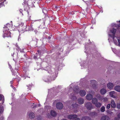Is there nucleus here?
I'll return each mask as SVG.
<instances>
[{
	"instance_id": "9b49d317",
	"label": "nucleus",
	"mask_w": 120,
	"mask_h": 120,
	"mask_svg": "<svg viewBox=\"0 0 120 120\" xmlns=\"http://www.w3.org/2000/svg\"><path fill=\"white\" fill-rule=\"evenodd\" d=\"M93 96L90 94H87L86 96V99L88 100H91Z\"/></svg>"
},
{
	"instance_id": "e433bc0d",
	"label": "nucleus",
	"mask_w": 120,
	"mask_h": 120,
	"mask_svg": "<svg viewBox=\"0 0 120 120\" xmlns=\"http://www.w3.org/2000/svg\"><path fill=\"white\" fill-rule=\"evenodd\" d=\"M70 102H67V103H68L67 104V106H68V104H69H69H70Z\"/></svg>"
},
{
	"instance_id": "ddd939ff",
	"label": "nucleus",
	"mask_w": 120,
	"mask_h": 120,
	"mask_svg": "<svg viewBox=\"0 0 120 120\" xmlns=\"http://www.w3.org/2000/svg\"><path fill=\"white\" fill-rule=\"evenodd\" d=\"M111 107L113 108H115L116 107V104L113 100H112L111 101Z\"/></svg>"
},
{
	"instance_id": "dca6fc26",
	"label": "nucleus",
	"mask_w": 120,
	"mask_h": 120,
	"mask_svg": "<svg viewBox=\"0 0 120 120\" xmlns=\"http://www.w3.org/2000/svg\"><path fill=\"white\" fill-rule=\"evenodd\" d=\"M29 117L30 118H32L34 117V114L33 112H30L28 115Z\"/></svg>"
},
{
	"instance_id": "a878e982",
	"label": "nucleus",
	"mask_w": 120,
	"mask_h": 120,
	"mask_svg": "<svg viewBox=\"0 0 120 120\" xmlns=\"http://www.w3.org/2000/svg\"><path fill=\"white\" fill-rule=\"evenodd\" d=\"M90 118L88 117H84L82 119V120H89Z\"/></svg>"
},
{
	"instance_id": "49530a36",
	"label": "nucleus",
	"mask_w": 120,
	"mask_h": 120,
	"mask_svg": "<svg viewBox=\"0 0 120 120\" xmlns=\"http://www.w3.org/2000/svg\"><path fill=\"white\" fill-rule=\"evenodd\" d=\"M9 65V67H10V66H11L10 65Z\"/></svg>"
},
{
	"instance_id": "c756f323",
	"label": "nucleus",
	"mask_w": 120,
	"mask_h": 120,
	"mask_svg": "<svg viewBox=\"0 0 120 120\" xmlns=\"http://www.w3.org/2000/svg\"><path fill=\"white\" fill-rule=\"evenodd\" d=\"M103 101L104 102L108 100V99L106 98L105 97L104 98H103Z\"/></svg>"
},
{
	"instance_id": "aec40b11",
	"label": "nucleus",
	"mask_w": 120,
	"mask_h": 120,
	"mask_svg": "<svg viewBox=\"0 0 120 120\" xmlns=\"http://www.w3.org/2000/svg\"><path fill=\"white\" fill-rule=\"evenodd\" d=\"M97 100L96 98H94L92 99V102L93 104H95L97 102Z\"/></svg>"
},
{
	"instance_id": "8fccbe9b",
	"label": "nucleus",
	"mask_w": 120,
	"mask_h": 120,
	"mask_svg": "<svg viewBox=\"0 0 120 120\" xmlns=\"http://www.w3.org/2000/svg\"><path fill=\"white\" fill-rule=\"evenodd\" d=\"M71 86V85H70V86Z\"/></svg>"
},
{
	"instance_id": "c03bdc74",
	"label": "nucleus",
	"mask_w": 120,
	"mask_h": 120,
	"mask_svg": "<svg viewBox=\"0 0 120 120\" xmlns=\"http://www.w3.org/2000/svg\"><path fill=\"white\" fill-rule=\"evenodd\" d=\"M55 8H57V6H56V7H55Z\"/></svg>"
},
{
	"instance_id": "423d86ee",
	"label": "nucleus",
	"mask_w": 120,
	"mask_h": 120,
	"mask_svg": "<svg viewBox=\"0 0 120 120\" xmlns=\"http://www.w3.org/2000/svg\"><path fill=\"white\" fill-rule=\"evenodd\" d=\"M109 94L111 97L113 98H116L115 95L116 94L115 91H113L109 92Z\"/></svg>"
},
{
	"instance_id": "5701e85b",
	"label": "nucleus",
	"mask_w": 120,
	"mask_h": 120,
	"mask_svg": "<svg viewBox=\"0 0 120 120\" xmlns=\"http://www.w3.org/2000/svg\"><path fill=\"white\" fill-rule=\"evenodd\" d=\"M95 106L97 107H99L101 106V104L99 102H97L95 104Z\"/></svg>"
},
{
	"instance_id": "c85d7f7f",
	"label": "nucleus",
	"mask_w": 120,
	"mask_h": 120,
	"mask_svg": "<svg viewBox=\"0 0 120 120\" xmlns=\"http://www.w3.org/2000/svg\"><path fill=\"white\" fill-rule=\"evenodd\" d=\"M23 25V23L22 22H20L19 23V26H22Z\"/></svg>"
},
{
	"instance_id": "2eb2a0df",
	"label": "nucleus",
	"mask_w": 120,
	"mask_h": 120,
	"mask_svg": "<svg viewBox=\"0 0 120 120\" xmlns=\"http://www.w3.org/2000/svg\"><path fill=\"white\" fill-rule=\"evenodd\" d=\"M101 101H102L103 99V98L100 96L99 94H98L96 96Z\"/></svg>"
},
{
	"instance_id": "4be33fe9",
	"label": "nucleus",
	"mask_w": 120,
	"mask_h": 120,
	"mask_svg": "<svg viewBox=\"0 0 120 120\" xmlns=\"http://www.w3.org/2000/svg\"><path fill=\"white\" fill-rule=\"evenodd\" d=\"M48 79V78L45 77L44 79V80L46 82H48L50 81V77H49Z\"/></svg>"
},
{
	"instance_id": "cd10ccee",
	"label": "nucleus",
	"mask_w": 120,
	"mask_h": 120,
	"mask_svg": "<svg viewBox=\"0 0 120 120\" xmlns=\"http://www.w3.org/2000/svg\"><path fill=\"white\" fill-rule=\"evenodd\" d=\"M105 107L104 106L102 107L101 108V111L102 112H104L105 111Z\"/></svg>"
},
{
	"instance_id": "7c9ffc66",
	"label": "nucleus",
	"mask_w": 120,
	"mask_h": 120,
	"mask_svg": "<svg viewBox=\"0 0 120 120\" xmlns=\"http://www.w3.org/2000/svg\"><path fill=\"white\" fill-rule=\"evenodd\" d=\"M106 118V117L105 116H103L101 118V120H105Z\"/></svg>"
},
{
	"instance_id": "de8ad7c7",
	"label": "nucleus",
	"mask_w": 120,
	"mask_h": 120,
	"mask_svg": "<svg viewBox=\"0 0 120 120\" xmlns=\"http://www.w3.org/2000/svg\"><path fill=\"white\" fill-rule=\"evenodd\" d=\"M49 39H50V38L49 37Z\"/></svg>"
},
{
	"instance_id": "4468645a",
	"label": "nucleus",
	"mask_w": 120,
	"mask_h": 120,
	"mask_svg": "<svg viewBox=\"0 0 120 120\" xmlns=\"http://www.w3.org/2000/svg\"><path fill=\"white\" fill-rule=\"evenodd\" d=\"M106 91L105 89L103 88L101 89L100 90L101 93L102 95L106 93Z\"/></svg>"
},
{
	"instance_id": "09e8293b",
	"label": "nucleus",
	"mask_w": 120,
	"mask_h": 120,
	"mask_svg": "<svg viewBox=\"0 0 120 120\" xmlns=\"http://www.w3.org/2000/svg\"><path fill=\"white\" fill-rule=\"evenodd\" d=\"M26 79V78H24L23 79Z\"/></svg>"
},
{
	"instance_id": "7ed1b4c3",
	"label": "nucleus",
	"mask_w": 120,
	"mask_h": 120,
	"mask_svg": "<svg viewBox=\"0 0 120 120\" xmlns=\"http://www.w3.org/2000/svg\"><path fill=\"white\" fill-rule=\"evenodd\" d=\"M77 116L75 115H70L68 116V118L69 119H72V120H80L77 117Z\"/></svg>"
},
{
	"instance_id": "f257e3e1",
	"label": "nucleus",
	"mask_w": 120,
	"mask_h": 120,
	"mask_svg": "<svg viewBox=\"0 0 120 120\" xmlns=\"http://www.w3.org/2000/svg\"><path fill=\"white\" fill-rule=\"evenodd\" d=\"M116 30L112 28L110 30V32L109 33V38L108 40L110 41V38H112L114 43L116 45L120 46V39L118 37L115 36Z\"/></svg>"
},
{
	"instance_id": "39448f33",
	"label": "nucleus",
	"mask_w": 120,
	"mask_h": 120,
	"mask_svg": "<svg viewBox=\"0 0 120 120\" xmlns=\"http://www.w3.org/2000/svg\"><path fill=\"white\" fill-rule=\"evenodd\" d=\"M56 107L57 109H62L63 108V105L61 103L59 102L57 103Z\"/></svg>"
},
{
	"instance_id": "0eeeda50",
	"label": "nucleus",
	"mask_w": 120,
	"mask_h": 120,
	"mask_svg": "<svg viewBox=\"0 0 120 120\" xmlns=\"http://www.w3.org/2000/svg\"><path fill=\"white\" fill-rule=\"evenodd\" d=\"M113 84L111 82L109 83L107 85L108 88L110 89H112L113 87Z\"/></svg>"
},
{
	"instance_id": "9d476101",
	"label": "nucleus",
	"mask_w": 120,
	"mask_h": 120,
	"mask_svg": "<svg viewBox=\"0 0 120 120\" xmlns=\"http://www.w3.org/2000/svg\"><path fill=\"white\" fill-rule=\"evenodd\" d=\"M12 26V23H8L6 25V26H5L4 27H6V29H8L9 30V29L11 28Z\"/></svg>"
},
{
	"instance_id": "f03ea898",
	"label": "nucleus",
	"mask_w": 120,
	"mask_h": 120,
	"mask_svg": "<svg viewBox=\"0 0 120 120\" xmlns=\"http://www.w3.org/2000/svg\"><path fill=\"white\" fill-rule=\"evenodd\" d=\"M4 34H3V37L5 38L6 37H10V33L8 29H6V27H4Z\"/></svg>"
},
{
	"instance_id": "393cba45",
	"label": "nucleus",
	"mask_w": 120,
	"mask_h": 120,
	"mask_svg": "<svg viewBox=\"0 0 120 120\" xmlns=\"http://www.w3.org/2000/svg\"><path fill=\"white\" fill-rule=\"evenodd\" d=\"M92 85H96V83H97V82L94 80H91V81Z\"/></svg>"
},
{
	"instance_id": "1a4fd4ad",
	"label": "nucleus",
	"mask_w": 120,
	"mask_h": 120,
	"mask_svg": "<svg viewBox=\"0 0 120 120\" xmlns=\"http://www.w3.org/2000/svg\"><path fill=\"white\" fill-rule=\"evenodd\" d=\"M80 95L82 96H84L86 94V92L84 90H81L79 92Z\"/></svg>"
},
{
	"instance_id": "412c9836",
	"label": "nucleus",
	"mask_w": 120,
	"mask_h": 120,
	"mask_svg": "<svg viewBox=\"0 0 120 120\" xmlns=\"http://www.w3.org/2000/svg\"><path fill=\"white\" fill-rule=\"evenodd\" d=\"M5 0H0V8L3 6V3L4 1Z\"/></svg>"
},
{
	"instance_id": "20e7f679",
	"label": "nucleus",
	"mask_w": 120,
	"mask_h": 120,
	"mask_svg": "<svg viewBox=\"0 0 120 120\" xmlns=\"http://www.w3.org/2000/svg\"><path fill=\"white\" fill-rule=\"evenodd\" d=\"M86 106L88 110H90L94 108L92 106L91 103L90 102L87 103L86 104Z\"/></svg>"
},
{
	"instance_id": "f8f14e48",
	"label": "nucleus",
	"mask_w": 120,
	"mask_h": 120,
	"mask_svg": "<svg viewBox=\"0 0 120 120\" xmlns=\"http://www.w3.org/2000/svg\"><path fill=\"white\" fill-rule=\"evenodd\" d=\"M78 101L79 104H82L84 103V101L83 99L82 98H79L78 99Z\"/></svg>"
},
{
	"instance_id": "3c124183",
	"label": "nucleus",
	"mask_w": 120,
	"mask_h": 120,
	"mask_svg": "<svg viewBox=\"0 0 120 120\" xmlns=\"http://www.w3.org/2000/svg\"><path fill=\"white\" fill-rule=\"evenodd\" d=\"M23 78H25V77H23Z\"/></svg>"
},
{
	"instance_id": "f704fd0d",
	"label": "nucleus",
	"mask_w": 120,
	"mask_h": 120,
	"mask_svg": "<svg viewBox=\"0 0 120 120\" xmlns=\"http://www.w3.org/2000/svg\"><path fill=\"white\" fill-rule=\"evenodd\" d=\"M110 108V104H108L107 106V108L108 109H109Z\"/></svg>"
},
{
	"instance_id": "6ab92c4d",
	"label": "nucleus",
	"mask_w": 120,
	"mask_h": 120,
	"mask_svg": "<svg viewBox=\"0 0 120 120\" xmlns=\"http://www.w3.org/2000/svg\"><path fill=\"white\" fill-rule=\"evenodd\" d=\"M70 97L73 99L75 100L76 99V98L75 96H74V94L72 93L71 94L70 96Z\"/></svg>"
},
{
	"instance_id": "a18cd8bd",
	"label": "nucleus",
	"mask_w": 120,
	"mask_h": 120,
	"mask_svg": "<svg viewBox=\"0 0 120 120\" xmlns=\"http://www.w3.org/2000/svg\"><path fill=\"white\" fill-rule=\"evenodd\" d=\"M63 120H66V119H63Z\"/></svg>"
},
{
	"instance_id": "c9c22d12",
	"label": "nucleus",
	"mask_w": 120,
	"mask_h": 120,
	"mask_svg": "<svg viewBox=\"0 0 120 120\" xmlns=\"http://www.w3.org/2000/svg\"><path fill=\"white\" fill-rule=\"evenodd\" d=\"M117 116L120 118V113H119L118 115Z\"/></svg>"
},
{
	"instance_id": "2f4dec72",
	"label": "nucleus",
	"mask_w": 120,
	"mask_h": 120,
	"mask_svg": "<svg viewBox=\"0 0 120 120\" xmlns=\"http://www.w3.org/2000/svg\"><path fill=\"white\" fill-rule=\"evenodd\" d=\"M3 110V108L2 107L0 106V113Z\"/></svg>"
},
{
	"instance_id": "37998d69",
	"label": "nucleus",
	"mask_w": 120,
	"mask_h": 120,
	"mask_svg": "<svg viewBox=\"0 0 120 120\" xmlns=\"http://www.w3.org/2000/svg\"><path fill=\"white\" fill-rule=\"evenodd\" d=\"M94 0H92V2H93V1H94Z\"/></svg>"
},
{
	"instance_id": "bb28decb",
	"label": "nucleus",
	"mask_w": 120,
	"mask_h": 120,
	"mask_svg": "<svg viewBox=\"0 0 120 120\" xmlns=\"http://www.w3.org/2000/svg\"><path fill=\"white\" fill-rule=\"evenodd\" d=\"M1 99H3V103L4 102V97L3 95L0 94V101Z\"/></svg>"
},
{
	"instance_id": "f3484780",
	"label": "nucleus",
	"mask_w": 120,
	"mask_h": 120,
	"mask_svg": "<svg viewBox=\"0 0 120 120\" xmlns=\"http://www.w3.org/2000/svg\"><path fill=\"white\" fill-rule=\"evenodd\" d=\"M50 113L51 115L53 116H55L56 115V112L55 111L53 110H52L51 111Z\"/></svg>"
},
{
	"instance_id": "ea45409f",
	"label": "nucleus",
	"mask_w": 120,
	"mask_h": 120,
	"mask_svg": "<svg viewBox=\"0 0 120 120\" xmlns=\"http://www.w3.org/2000/svg\"><path fill=\"white\" fill-rule=\"evenodd\" d=\"M38 57V56H34V58H37V57Z\"/></svg>"
},
{
	"instance_id": "b1692460",
	"label": "nucleus",
	"mask_w": 120,
	"mask_h": 120,
	"mask_svg": "<svg viewBox=\"0 0 120 120\" xmlns=\"http://www.w3.org/2000/svg\"><path fill=\"white\" fill-rule=\"evenodd\" d=\"M77 106L78 105L76 104H75L74 105L72 104L71 106V108H72L76 109Z\"/></svg>"
},
{
	"instance_id": "a211bd4d",
	"label": "nucleus",
	"mask_w": 120,
	"mask_h": 120,
	"mask_svg": "<svg viewBox=\"0 0 120 120\" xmlns=\"http://www.w3.org/2000/svg\"><path fill=\"white\" fill-rule=\"evenodd\" d=\"M115 89L116 91L120 92V86H116L115 87Z\"/></svg>"
},
{
	"instance_id": "4c0bfd02",
	"label": "nucleus",
	"mask_w": 120,
	"mask_h": 120,
	"mask_svg": "<svg viewBox=\"0 0 120 120\" xmlns=\"http://www.w3.org/2000/svg\"><path fill=\"white\" fill-rule=\"evenodd\" d=\"M11 86L13 88H14V89H15V87H14L12 85H11Z\"/></svg>"
},
{
	"instance_id": "6e6552de",
	"label": "nucleus",
	"mask_w": 120,
	"mask_h": 120,
	"mask_svg": "<svg viewBox=\"0 0 120 120\" xmlns=\"http://www.w3.org/2000/svg\"><path fill=\"white\" fill-rule=\"evenodd\" d=\"M120 23H119V24H116L114 23H112V24L111 26L112 27H116L117 29L120 31Z\"/></svg>"
},
{
	"instance_id": "473e14b6",
	"label": "nucleus",
	"mask_w": 120,
	"mask_h": 120,
	"mask_svg": "<svg viewBox=\"0 0 120 120\" xmlns=\"http://www.w3.org/2000/svg\"><path fill=\"white\" fill-rule=\"evenodd\" d=\"M120 118L118 117H115L114 118V120H119Z\"/></svg>"
},
{
	"instance_id": "a19ab883",
	"label": "nucleus",
	"mask_w": 120,
	"mask_h": 120,
	"mask_svg": "<svg viewBox=\"0 0 120 120\" xmlns=\"http://www.w3.org/2000/svg\"><path fill=\"white\" fill-rule=\"evenodd\" d=\"M37 52H38V54H39V55H40V54H39V51H38Z\"/></svg>"
},
{
	"instance_id": "58836bf2",
	"label": "nucleus",
	"mask_w": 120,
	"mask_h": 120,
	"mask_svg": "<svg viewBox=\"0 0 120 120\" xmlns=\"http://www.w3.org/2000/svg\"><path fill=\"white\" fill-rule=\"evenodd\" d=\"M117 23H120V21H117Z\"/></svg>"
},
{
	"instance_id": "79ce46f5",
	"label": "nucleus",
	"mask_w": 120,
	"mask_h": 120,
	"mask_svg": "<svg viewBox=\"0 0 120 120\" xmlns=\"http://www.w3.org/2000/svg\"><path fill=\"white\" fill-rule=\"evenodd\" d=\"M12 82L11 81L10 82V83L11 84H12Z\"/></svg>"
},
{
	"instance_id": "72a5a7b5",
	"label": "nucleus",
	"mask_w": 120,
	"mask_h": 120,
	"mask_svg": "<svg viewBox=\"0 0 120 120\" xmlns=\"http://www.w3.org/2000/svg\"><path fill=\"white\" fill-rule=\"evenodd\" d=\"M117 107L118 108L120 109V103L117 104Z\"/></svg>"
}]
</instances>
